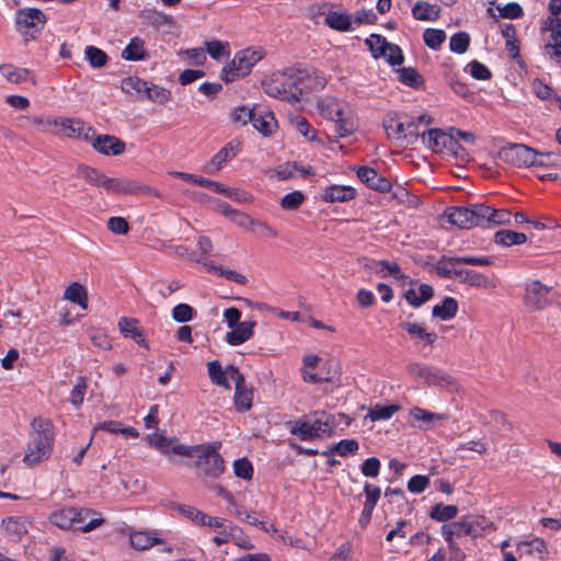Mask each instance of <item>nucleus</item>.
Segmentation results:
<instances>
[{
	"instance_id": "28",
	"label": "nucleus",
	"mask_w": 561,
	"mask_h": 561,
	"mask_svg": "<svg viewBox=\"0 0 561 561\" xmlns=\"http://www.w3.org/2000/svg\"><path fill=\"white\" fill-rule=\"evenodd\" d=\"M448 221L461 229L472 228V217L469 205L451 207L446 211Z\"/></svg>"
},
{
	"instance_id": "54",
	"label": "nucleus",
	"mask_w": 561,
	"mask_h": 561,
	"mask_svg": "<svg viewBox=\"0 0 561 561\" xmlns=\"http://www.w3.org/2000/svg\"><path fill=\"white\" fill-rule=\"evenodd\" d=\"M21 121L37 126L38 129L43 133H50L53 130V127L58 126V121L51 117L22 116Z\"/></svg>"
},
{
	"instance_id": "24",
	"label": "nucleus",
	"mask_w": 561,
	"mask_h": 561,
	"mask_svg": "<svg viewBox=\"0 0 561 561\" xmlns=\"http://www.w3.org/2000/svg\"><path fill=\"white\" fill-rule=\"evenodd\" d=\"M122 58L128 61L147 60L149 51L145 47V41L138 36L133 37L123 49Z\"/></svg>"
},
{
	"instance_id": "2",
	"label": "nucleus",
	"mask_w": 561,
	"mask_h": 561,
	"mask_svg": "<svg viewBox=\"0 0 561 561\" xmlns=\"http://www.w3.org/2000/svg\"><path fill=\"white\" fill-rule=\"evenodd\" d=\"M55 442L54 424L49 419L37 416L31 422V433L23 461L28 466L47 460Z\"/></svg>"
},
{
	"instance_id": "23",
	"label": "nucleus",
	"mask_w": 561,
	"mask_h": 561,
	"mask_svg": "<svg viewBox=\"0 0 561 561\" xmlns=\"http://www.w3.org/2000/svg\"><path fill=\"white\" fill-rule=\"evenodd\" d=\"M118 328L125 337L133 339L138 345L148 347L144 330L138 327V320L123 317L118 321Z\"/></svg>"
},
{
	"instance_id": "11",
	"label": "nucleus",
	"mask_w": 561,
	"mask_h": 561,
	"mask_svg": "<svg viewBox=\"0 0 561 561\" xmlns=\"http://www.w3.org/2000/svg\"><path fill=\"white\" fill-rule=\"evenodd\" d=\"M45 22V14L38 9L25 8L15 13L16 30L24 35L34 36L44 27Z\"/></svg>"
},
{
	"instance_id": "21",
	"label": "nucleus",
	"mask_w": 561,
	"mask_h": 561,
	"mask_svg": "<svg viewBox=\"0 0 561 561\" xmlns=\"http://www.w3.org/2000/svg\"><path fill=\"white\" fill-rule=\"evenodd\" d=\"M240 151L239 141H230L224 146L208 162L207 172L214 173L219 171L227 161H230Z\"/></svg>"
},
{
	"instance_id": "29",
	"label": "nucleus",
	"mask_w": 561,
	"mask_h": 561,
	"mask_svg": "<svg viewBox=\"0 0 561 561\" xmlns=\"http://www.w3.org/2000/svg\"><path fill=\"white\" fill-rule=\"evenodd\" d=\"M440 14V8L436 4L419 1L412 8V15L419 21H436Z\"/></svg>"
},
{
	"instance_id": "36",
	"label": "nucleus",
	"mask_w": 561,
	"mask_h": 561,
	"mask_svg": "<svg viewBox=\"0 0 561 561\" xmlns=\"http://www.w3.org/2000/svg\"><path fill=\"white\" fill-rule=\"evenodd\" d=\"M207 370L209 378L214 385L224 387L226 389H230V385L228 381V379H230L228 366L224 370L218 360H211L207 364Z\"/></svg>"
},
{
	"instance_id": "33",
	"label": "nucleus",
	"mask_w": 561,
	"mask_h": 561,
	"mask_svg": "<svg viewBox=\"0 0 561 561\" xmlns=\"http://www.w3.org/2000/svg\"><path fill=\"white\" fill-rule=\"evenodd\" d=\"M64 298L73 304H77L84 310L88 308V293L85 288L78 282L72 283L66 288Z\"/></svg>"
},
{
	"instance_id": "20",
	"label": "nucleus",
	"mask_w": 561,
	"mask_h": 561,
	"mask_svg": "<svg viewBox=\"0 0 561 561\" xmlns=\"http://www.w3.org/2000/svg\"><path fill=\"white\" fill-rule=\"evenodd\" d=\"M77 512L82 513L77 516L78 530L90 533L105 523L102 514L88 507H77Z\"/></svg>"
},
{
	"instance_id": "1",
	"label": "nucleus",
	"mask_w": 561,
	"mask_h": 561,
	"mask_svg": "<svg viewBox=\"0 0 561 561\" xmlns=\"http://www.w3.org/2000/svg\"><path fill=\"white\" fill-rule=\"evenodd\" d=\"M150 446L157 448L162 455L167 456L171 462H176L171 454L181 457L193 458L194 467L198 474L217 479L225 472V460L219 454L221 444L219 442L184 445L176 443L175 437L153 433L147 436Z\"/></svg>"
},
{
	"instance_id": "31",
	"label": "nucleus",
	"mask_w": 561,
	"mask_h": 561,
	"mask_svg": "<svg viewBox=\"0 0 561 561\" xmlns=\"http://www.w3.org/2000/svg\"><path fill=\"white\" fill-rule=\"evenodd\" d=\"M210 190L239 203H251L253 201L251 194L236 187L225 186L219 182L211 181Z\"/></svg>"
},
{
	"instance_id": "6",
	"label": "nucleus",
	"mask_w": 561,
	"mask_h": 561,
	"mask_svg": "<svg viewBox=\"0 0 561 561\" xmlns=\"http://www.w3.org/2000/svg\"><path fill=\"white\" fill-rule=\"evenodd\" d=\"M492 527V523L484 517H477L474 519L462 518L458 522L444 525L442 527V535L447 543L453 545L454 537H478L481 535L482 530Z\"/></svg>"
},
{
	"instance_id": "57",
	"label": "nucleus",
	"mask_w": 561,
	"mask_h": 561,
	"mask_svg": "<svg viewBox=\"0 0 561 561\" xmlns=\"http://www.w3.org/2000/svg\"><path fill=\"white\" fill-rule=\"evenodd\" d=\"M233 473L236 477L243 480H251L253 477V466L248 458H239L234 460L233 465Z\"/></svg>"
},
{
	"instance_id": "35",
	"label": "nucleus",
	"mask_w": 561,
	"mask_h": 561,
	"mask_svg": "<svg viewBox=\"0 0 561 561\" xmlns=\"http://www.w3.org/2000/svg\"><path fill=\"white\" fill-rule=\"evenodd\" d=\"M458 311V302L453 297H446L440 305H436L432 309L433 317H436L440 320H450L453 319Z\"/></svg>"
},
{
	"instance_id": "50",
	"label": "nucleus",
	"mask_w": 561,
	"mask_h": 561,
	"mask_svg": "<svg viewBox=\"0 0 561 561\" xmlns=\"http://www.w3.org/2000/svg\"><path fill=\"white\" fill-rule=\"evenodd\" d=\"M170 96L171 92L169 90L147 82V90L144 93V98L162 104L168 102Z\"/></svg>"
},
{
	"instance_id": "18",
	"label": "nucleus",
	"mask_w": 561,
	"mask_h": 561,
	"mask_svg": "<svg viewBox=\"0 0 561 561\" xmlns=\"http://www.w3.org/2000/svg\"><path fill=\"white\" fill-rule=\"evenodd\" d=\"M357 176L363 183L375 191L386 193L391 190V182L373 168L360 167L357 170Z\"/></svg>"
},
{
	"instance_id": "38",
	"label": "nucleus",
	"mask_w": 561,
	"mask_h": 561,
	"mask_svg": "<svg viewBox=\"0 0 561 561\" xmlns=\"http://www.w3.org/2000/svg\"><path fill=\"white\" fill-rule=\"evenodd\" d=\"M401 327L411 335L424 341L426 345H433L437 340L434 332H427L425 328L415 322H402Z\"/></svg>"
},
{
	"instance_id": "7",
	"label": "nucleus",
	"mask_w": 561,
	"mask_h": 561,
	"mask_svg": "<svg viewBox=\"0 0 561 561\" xmlns=\"http://www.w3.org/2000/svg\"><path fill=\"white\" fill-rule=\"evenodd\" d=\"M319 108L323 117L335 122V129L340 137H346L351 135L354 129V123L344 117L343 104L336 100H331L327 103L322 102L319 104Z\"/></svg>"
},
{
	"instance_id": "39",
	"label": "nucleus",
	"mask_w": 561,
	"mask_h": 561,
	"mask_svg": "<svg viewBox=\"0 0 561 561\" xmlns=\"http://www.w3.org/2000/svg\"><path fill=\"white\" fill-rule=\"evenodd\" d=\"M526 240L527 237L525 233L505 229L499 230L494 236L495 243L504 247L523 244Z\"/></svg>"
},
{
	"instance_id": "10",
	"label": "nucleus",
	"mask_w": 561,
	"mask_h": 561,
	"mask_svg": "<svg viewBox=\"0 0 561 561\" xmlns=\"http://www.w3.org/2000/svg\"><path fill=\"white\" fill-rule=\"evenodd\" d=\"M524 302L531 310H543L552 304V288L540 280H531L526 284Z\"/></svg>"
},
{
	"instance_id": "22",
	"label": "nucleus",
	"mask_w": 561,
	"mask_h": 561,
	"mask_svg": "<svg viewBox=\"0 0 561 561\" xmlns=\"http://www.w3.org/2000/svg\"><path fill=\"white\" fill-rule=\"evenodd\" d=\"M255 324V321L240 322L226 334V342L232 346L243 344L253 336Z\"/></svg>"
},
{
	"instance_id": "47",
	"label": "nucleus",
	"mask_w": 561,
	"mask_h": 561,
	"mask_svg": "<svg viewBox=\"0 0 561 561\" xmlns=\"http://www.w3.org/2000/svg\"><path fill=\"white\" fill-rule=\"evenodd\" d=\"M446 39V33L439 28H426L423 33L425 45L432 49H438Z\"/></svg>"
},
{
	"instance_id": "63",
	"label": "nucleus",
	"mask_w": 561,
	"mask_h": 561,
	"mask_svg": "<svg viewBox=\"0 0 561 561\" xmlns=\"http://www.w3.org/2000/svg\"><path fill=\"white\" fill-rule=\"evenodd\" d=\"M312 426H314L317 438L323 437L325 435H331L334 427L335 422L332 416H325V419H317L312 423Z\"/></svg>"
},
{
	"instance_id": "19",
	"label": "nucleus",
	"mask_w": 561,
	"mask_h": 561,
	"mask_svg": "<svg viewBox=\"0 0 561 561\" xmlns=\"http://www.w3.org/2000/svg\"><path fill=\"white\" fill-rule=\"evenodd\" d=\"M58 125L67 137L90 140L95 135V130L80 119L64 118Z\"/></svg>"
},
{
	"instance_id": "49",
	"label": "nucleus",
	"mask_w": 561,
	"mask_h": 561,
	"mask_svg": "<svg viewBox=\"0 0 561 561\" xmlns=\"http://www.w3.org/2000/svg\"><path fill=\"white\" fill-rule=\"evenodd\" d=\"M85 58L93 68H101L106 65L108 57L102 49L94 46H87Z\"/></svg>"
},
{
	"instance_id": "64",
	"label": "nucleus",
	"mask_w": 561,
	"mask_h": 561,
	"mask_svg": "<svg viewBox=\"0 0 561 561\" xmlns=\"http://www.w3.org/2000/svg\"><path fill=\"white\" fill-rule=\"evenodd\" d=\"M195 311L187 304H179L172 309V318L176 322H188L194 318Z\"/></svg>"
},
{
	"instance_id": "25",
	"label": "nucleus",
	"mask_w": 561,
	"mask_h": 561,
	"mask_svg": "<svg viewBox=\"0 0 561 561\" xmlns=\"http://www.w3.org/2000/svg\"><path fill=\"white\" fill-rule=\"evenodd\" d=\"M356 192L352 186L332 185L325 188L322 199L327 203H344L355 198Z\"/></svg>"
},
{
	"instance_id": "30",
	"label": "nucleus",
	"mask_w": 561,
	"mask_h": 561,
	"mask_svg": "<svg viewBox=\"0 0 561 561\" xmlns=\"http://www.w3.org/2000/svg\"><path fill=\"white\" fill-rule=\"evenodd\" d=\"M2 525L8 536H10L11 539L15 541L21 540L22 537L27 533L26 522L22 517L11 516L4 518L2 520Z\"/></svg>"
},
{
	"instance_id": "41",
	"label": "nucleus",
	"mask_w": 561,
	"mask_h": 561,
	"mask_svg": "<svg viewBox=\"0 0 561 561\" xmlns=\"http://www.w3.org/2000/svg\"><path fill=\"white\" fill-rule=\"evenodd\" d=\"M77 174L89 184L104 188L106 175L101 171L88 165H79Z\"/></svg>"
},
{
	"instance_id": "9",
	"label": "nucleus",
	"mask_w": 561,
	"mask_h": 561,
	"mask_svg": "<svg viewBox=\"0 0 561 561\" xmlns=\"http://www.w3.org/2000/svg\"><path fill=\"white\" fill-rule=\"evenodd\" d=\"M499 157L502 161L517 168L534 167L537 158V151L520 144H514L503 147Z\"/></svg>"
},
{
	"instance_id": "59",
	"label": "nucleus",
	"mask_w": 561,
	"mask_h": 561,
	"mask_svg": "<svg viewBox=\"0 0 561 561\" xmlns=\"http://www.w3.org/2000/svg\"><path fill=\"white\" fill-rule=\"evenodd\" d=\"M398 410L399 405L397 404L376 405L369 411L368 416L371 421L389 420Z\"/></svg>"
},
{
	"instance_id": "15",
	"label": "nucleus",
	"mask_w": 561,
	"mask_h": 561,
	"mask_svg": "<svg viewBox=\"0 0 561 561\" xmlns=\"http://www.w3.org/2000/svg\"><path fill=\"white\" fill-rule=\"evenodd\" d=\"M407 370L414 379L422 380L428 385L443 386L449 379V376L440 369L419 363L409 364Z\"/></svg>"
},
{
	"instance_id": "4",
	"label": "nucleus",
	"mask_w": 561,
	"mask_h": 561,
	"mask_svg": "<svg viewBox=\"0 0 561 561\" xmlns=\"http://www.w3.org/2000/svg\"><path fill=\"white\" fill-rule=\"evenodd\" d=\"M264 92L273 98L294 104L299 101L301 90L297 87L294 76L289 72H276L262 81Z\"/></svg>"
},
{
	"instance_id": "42",
	"label": "nucleus",
	"mask_w": 561,
	"mask_h": 561,
	"mask_svg": "<svg viewBox=\"0 0 561 561\" xmlns=\"http://www.w3.org/2000/svg\"><path fill=\"white\" fill-rule=\"evenodd\" d=\"M458 514L456 505H446L444 503L435 504L431 512L430 517L436 522H447L455 518Z\"/></svg>"
},
{
	"instance_id": "51",
	"label": "nucleus",
	"mask_w": 561,
	"mask_h": 561,
	"mask_svg": "<svg viewBox=\"0 0 561 561\" xmlns=\"http://www.w3.org/2000/svg\"><path fill=\"white\" fill-rule=\"evenodd\" d=\"M290 433L301 440H312L317 438V433L312 423L298 421L290 430Z\"/></svg>"
},
{
	"instance_id": "26",
	"label": "nucleus",
	"mask_w": 561,
	"mask_h": 561,
	"mask_svg": "<svg viewBox=\"0 0 561 561\" xmlns=\"http://www.w3.org/2000/svg\"><path fill=\"white\" fill-rule=\"evenodd\" d=\"M252 125L261 134L268 136L277 127V122L272 112L255 110Z\"/></svg>"
},
{
	"instance_id": "56",
	"label": "nucleus",
	"mask_w": 561,
	"mask_h": 561,
	"mask_svg": "<svg viewBox=\"0 0 561 561\" xmlns=\"http://www.w3.org/2000/svg\"><path fill=\"white\" fill-rule=\"evenodd\" d=\"M205 47L209 56L214 59H219L221 56L230 55V46L228 42H220L217 39L206 42Z\"/></svg>"
},
{
	"instance_id": "8",
	"label": "nucleus",
	"mask_w": 561,
	"mask_h": 561,
	"mask_svg": "<svg viewBox=\"0 0 561 561\" xmlns=\"http://www.w3.org/2000/svg\"><path fill=\"white\" fill-rule=\"evenodd\" d=\"M104 190L110 194H148L160 197L158 190L133 179L107 178L105 180Z\"/></svg>"
},
{
	"instance_id": "60",
	"label": "nucleus",
	"mask_w": 561,
	"mask_h": 561,
	"mask_svg": "<svg viewBox=\"0 0 561 561\" xmlns=\"http://www.w3.org/2000/svg\"><path fill=\"white\" fill-rule=\"evenodd\" d=\"M410 415L413 419L423 421L425 423L438 422L447 419L446 414L430 412L421 408H413L410 411Z\"/></svg>"
},
{
	"instance_id": "27",
	"label": "nucleus",
	"mask_w": 561,
	"mask_h": 561,
	"mask_svg": "<svg viewBox=\"0 0 561 561\" xmlns=\"http://www.w3.org/2000/svg\"><path fill=\"white\" fill-rule=\"evenodd\" d=\"M144 23H148L156 28L162 26H174L175 22L172 15L165 14L156 9H145L139 13Z\"/></svg>"
},
{
	"instance_id": "62",
	"label": "nucleus",
	"mask_w": 561,
	"mask_h": 561,
	"mask_svg": "<svg viewBox=\"0 0 561 561\" xmlns=\"http://www.w3.org/2000/svg\"><path fill=\"white\" fill-rule=\"evenodd\" d=\"M399 79L402 83L413 88H416L422 83V77L412 67L402 68L399 71Z\"/></svg>"
},
{
	"instance_id": "46",
	"label": "nucleus",
	"mask_w": 561,
	"mask_h": 561,
	"mask_svg": "<svg viewBox=\"0 0 561 561\" xmlns=\"http://www.w3.org/2000/svg\"><path fill=\"white\" fill-rule=\"evenodd\" d=\"M486 228L506 225L511 222L512 214L507 209H494L489 206V211L486 215Z\"/></svg>"
},
{
	"instance_id": "45",
	"label": "nucleus",
	"mask_w": 561,
	"mask_h": 561,
	"mask_svg": "<svg viewBox=\"0 0 561 561\" xmlns=\"http://www.w3.org/2000/svg\"><path fill=\"white\" fill-rule=\"evenodd\" d=\"M533 91L539 99L551 100L556 102L561 110V98L556 95L552 88L546 84L543 81L535 79L533 81Z\"/></svg>"
},
{
	"instance_id": "16",
	"label": "nucleus",
	"mask_w": 561,
	"mask_h": 561,
	"mask_svg": "<svg viewBox=\"0 0 561 561\" xmlns=\"http://www.w3.org/2000/svg\"><path fill=\"white\" fill-rule=\"evenodd\" d=\"M81 513L77 512V507L67 506L50 513L49 522L61 530H78L77 516Z\"/></svg>"
},
{
	"instance_id": "43",
	"label": "nucleus",
	"mask_w": 561,
	"mask_h": 561,
	"mask_svg": "<svg viewBox=\"0 0 561 561\" xmlns=\"http://www.w3.org/2000/svg\"><path fill=\"white\" fill-rule=\"evenodd\" d=\"M325 23L333 30L347 32L352 27L351 16L345 13L329 12L325 16Z\"/></svg>"
},
{
	"instance_id": "37",
	"label": "nucleus",
	"mask_w": 561,
	"mask_h": 561,
	"mask_svg": "<svg viewBox=\"0 0 561 561\" xmlns=\"http://www.w3.org/2000/svg\"><path fill=\"white\" fill-rule=\"evenodd\" d=\"M121 89L126 94L135 95L138 99H142L144 93L147 90V81L138 77H127L122 80Z\"/></svg>"
},
{
	"instance_id": "14",
	"label": "nucleus",
	"mask_w": 561,
	"mask_h": 561,
	"mask_svg": "<svg viewBox=\"0 0 561 561\" xmlns=\"http://www.w3.org/2000/svg\"><path fill=\"white\" fill-rule=\"evenodd\" d=\"M321 357L312 354H308L302 359V368H301V375L302 379L306 382L309 383H320V382H330L333 380L334 376L331 374L330 369L327 371H323L324 368H321L319 373H316L314 370L321 363ZM329 365V363H325L323 367Z\"/></svg>"
},
{
	"instance_id": "17",
	"label": "nucleus",
	"mask_w": 561,
	"mask_h": 561,
	"mask_svg": "<svg viewBox=\"0 0 561 561\" xmlns=\"http://www.w3.org/2000/svg\"><path fill=\"white\" fill-rule=\"evenodd\" d=\"M90 140L92 141L93 149L105 156H118L123 153L126 148L123 140L111 135H94Z\"/></svg>"
},
{
	"instance_id": "12",
	"label": "nucleus",
	"mask_w": 561,
	"mask_h": 561,
	"mask_svg": "<svg viewBox=\"0 0 561 561\" xmlns=\"http://www.w3.org/2000/svg\"><path fill=\"white\" fill-rule=\"evenodd\" d=\"M228 373L229 378L236 383L233 402L237 411H249L252 407V389L247 386L244 376L240 373L239 368L228 365Z\"/></svg>"
},
{
	"instance_id": "52",
	"label": "nucleus",
	"mask_w": 561,
	"mask_h": 561,
	"mask_svg": "<svg viewBox=\"0 0 561 561\" xmlns=\"http://www.w3.org/2000/svg\"><path fill=\"white\" fill-rule=\"evenodd\" d=\"M471 217H472V228L473 227H483L486 228V218H489V205L485 204H469Z\"/></svg>"
},
{
	"instance_id": "40",
	"label": "nucleus",
	"mask_w": 561,
	"mask_h": 561,
	"mask_svg": "<svg viewBox=\"0 0 561 561\" xmlns=\"http://www.w3.org/2000/svg\"><path fill=\"white\" fill-rule=\"evenodd\" d=\"M517 550L519 556L523 554L533 556L536 554L538 558H542L543 553L547 551V545L541 538H534L530 541H522L517 545Z\"/></svg>"
},
{
	"instance_id": "3",
	"label": "nucleus",
	"mask_w": 561,
	"mask_h": 561,
	"mask_svg": "<svg viewBox=\"0 0 561 561\" xmlns=\"http://www.w3.org/2000/svg\"><path fill=\"white\" fill-rule=\"evenodd\" d=\"M434 271L440 277L458 279L472 287L486 288L489 286L486 276L476 271L461 267V263L455 256H440L434 266Z\"/></svg>"
},
{
	"instance_id": "61",
	"label": "nucleus",
	"mask_w": 561,
	"mask_h": 561,
	"mask_svg": "<svg viewBox=\"0 0 561 561\" xmlns=\"http://www.w3.org/2000/svg\"><path fill=\"white\" fill-rule=\"evenodd\" d=\"M305 196L300 191H294L291 193L286 194L282 201L280 206L286 210H296L304 203Z\"/></svg>"
},
{
	"instance_id": "48",
	"label": "nucleus",
	"mask_w": 561,
	"mask_h": 561,
	"mask_svg": "<svg viewBox=\"0 0 561 561\" xmlns=\"http://www.w3.org/2000/svg\"><path fill=\"white\" fill-rule=\"evenodd\" d=\"M365 44L369 47L374 58H380L387 51L388 42L378 34H371L366 38Z\"/></svg>"
},
{
	"instance_id": "34",
	"label": "nucleus",
	"mask_w": 561,
	"mask_h": 561,
	"mask_svg": "<svg viewBox=\"0 0 561 561\" xmlns=\"http://www.w3.org/2000/svg\"><path fill=\"white\" fill-rule=\"evenodd\" d=\"M130 545L137 550H147L160 542L156 533L134 531L130 534Z\"/></svg>"
},
{
	"instance_id": "44",
	"label": "nucleus",
	"mask_w": 561,
	"mask_h": 561,
	"mask_svg": "<svg viewBox=\"0 0 561 561\" xmlns=\"http://www.w3.org/2000/svg\"><path fill=\"white\" fill-rule=\"evenodd\" d=\"M1 75L12 83H21L27 80L30 71L25 68H16L13 65L4 64L0 66Z\"/></svg>"
},
{
	"instance_id": "53",
	"label": "nucleus",
	"mask_w": 561,
	"mask_h": 561,
	"mask_svg": "<svg viewBox=\"0 0 561 561\" xmlns=\"http://www.w3.org/2000/svg\"><path fill=\"white\" fill-rule=\"evenodd\" d=\"M358 443L355 439H342L337 444H335L331 450L324 451L323 455L339 454L340 456H347L350 454H355L358 450Z\"/></svg>"
},
{
	"instance_id": "55",
	"label": "nucleus",
	"mask_w": 561,
	"mask_h": 561,
	"mask_svg": "<svg viewBox=\"0 0 561 561\" xmlns=\"http://www.w3.org/2000/svg\"><path fill=\"white\" fill-rule=\"evenodd\" d=\"M470 44V36L466 32H458L449 39V48L453 53L463 54L467 51Z\"/></svg>"
},
{
	"instance_id": "5",
	"label": "nucleus",
	"mask_w": 561,
	"mask_h": 561,
	"mask_svg": "<svg viewBox=\"0 0 561 561\" xmlns=\"http://www.w3.org/2000/svg\"><path fill=\"white\" fill-rule=\"evenodd\" d=\"M263 57L264 51L262 48L250 47L238 51L231 64L222 68L221 79L226 82H232L247 76Z\"/></svg>"
},
{
	"instance_id": "32",
	"label": "nucleus",
	"mask_w": 561,
	"mask_h": 561,
	"mask_svg": "<svg viewBox=\"0 0 561 561\" xmlns=\"http://www.w3.org/2000/svg\"><path fill=\"white\" fill-rule=\"evenodd\" d=\"M419 293L410 288L405 291L404 298L408 301L409 305L413 307H420L425 301L430 300L433 297L434 290L433 287L428 284H421L419 287Z\"/></svg>"
},
{
	"instance_id": "13",
	"label": "nucleus",
	"mask_w": 561,
	"mask_h": 561,
	"mask_svg": "<svg viewBox=\"0 0 561 561\" xmlns=\"http://www.w3.org/2000/svg\"><path fill=\"white\" fill-rule=\"evenodd\" d=\"M423 144H425L434 152H443L445 149L457 153L461 146L455 138V135L445 133L439 128H431L423 131L422 135Z\"/></svg>"
},
{
	"instance_id": "58",
	"label": "nucleus",
	"mask_w": 561,
	"mask_h": 561,
	"mask_svg": "<svg viewBox=\"0 0 561 561\" xmlns=\"http://www.w3.org/2000/svg\"><path fill=\"white\" fill-rule=\"evenodd\" d=\"M250 230L256 233L260 238L264 239H275L278 237L276 229H274L267 222L255 218Z\"/></svg>"
}]
</instances>
